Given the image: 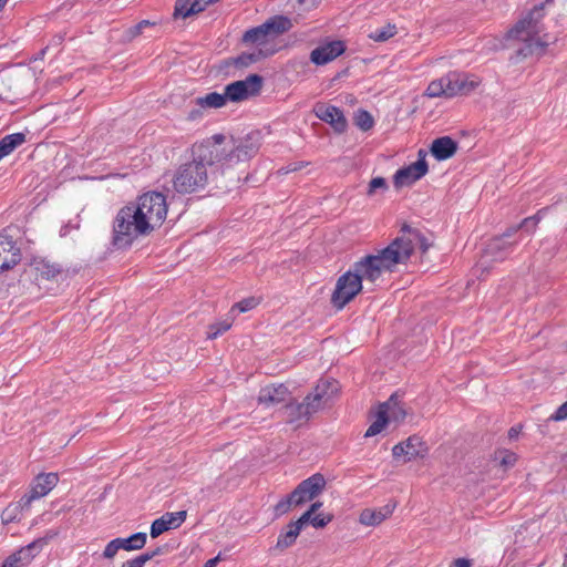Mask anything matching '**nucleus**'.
<instances>
[{
    "instance_id": "f257e3e1",
    "label": "nucleus",
    "mask_w": 567,
    "mask_h": 567,
    "mask_svg": "<svg viewBox=\"0 0 567 567\" xmlns=\"http://www.w3.org/2000/svg\"><path fill=\"white\" fill-rule=\"evenodd\" d=\"M193 161L178 167L173 178L174 189L179 194H190L203 189L208 183V167L212 168V178L215 175L217 151L210 144H194L192 148Z\"/></svg>"
},
{
    "instance_id": "f03ea898",
    "label": "nucleus",
    "mask_w": 567,
    "mask_h": 567,
    "mask_svg": "<svg viewBox=\"0 0 567 567\" xmlns=\"http://www.w3.org/2000/svg\"><path fill=\"white\" fill-rule=\"evenodd\" d=\"M553 0H546L535 6L523 19L517 21L507 32V39H517L523 41V45L517 50V54L523 58L532 55H542L549 44L547 34L540 37L544 32L542 20L545 16L544 9Z\"/></svg>"
},
{
    "instance_id": "7ed1b4c3",
    "label": "nucleus",
    "mask_w": 567,
    "mask_h": 567,
    "mask_svg": "<svg viewBox=\"0 0 567 567\" xmlns=\"http://www.w3.org/2000/svg\"><path fill=\"white\" fill-rule=\"evenodd\" d=\"M338 382L333 379H321L315 389L308 393L302 402H297L292 396L284 405L286 422L300 424L323 409L338 392Z\"/></svg>"
},
{
    "instance_id": "20e7f679",
    "label": "nucleus",
    "mask_w": 567,
    "mask_h": 567,
    "mask_svg": "<svg viewBox=\"0 0 567 567\" xmlns=\"http://www.w3.org/2000/svg\"><path fill=\"white\" fill-rule=\"evenodd\" d=\"M152 234L150 224L135 210L133 203L123 206L113 219L111 245L117 250L131 248L140 237Z\"/></svg>"
},
{
    "instance_id": "39448f33",
    "label": "nucleus",
    "mask_w": 567,
    "mask_h": 567,
    "mask_svg": "<svg viewBox=\"0 0 567 567\" xmlns=\"http://www.w3.org/2000/svg\"><path fill=\"white\" fill-rule=\"evenodd\" d=\"M399 241H391L385 248L378 250L374 255H367L352 265L361 280L377 281L384 271L392 272L396 265L406 264L408 250L398 251L394 249Z\"/></svg>"
},
{
    "instance_id": "423d86ee",
    "label": "nucleus",
    "mask_w": 567,
    "mask_h": 567,
    "mask_svg": "<svg viewBox=\"0 0 567 567\" xmlns=\"http://www.w3.org/2000/svg\"><path fill=\"white\" fill-rule=\"evenodd\" d=\"M133 205L138 215H142L144 220L150 224L152 233L159 228L166 219L168 205L166 196L159 192H147L138 196Z\"/></svg>"
},
{
    "instance_id": "0eeeda50",
    "label": "nucleus",
    "mask_w": 567,
    "mask_h": 567,
    "mask_svg": "<svg viewBox=\"0 0 567 567\" xmlns=\"http://www.w3.org/2000/svg\"><path fill=\"white\" fill-rule=\"evenodd\" d=\"M261 138L260 131H252L237 140L233 148L224 156V162L220 165L221 173H224L225 166L229 167L234 163L247 162L255 157L261 146Z\"/></svg>"
},
{
    "instance_id": "6e6552de",
    "label": "nucleus",
    "mask_w": 567,
    "mask_h": 567,
    "mask_svg": "<svg viewBox=\"0 0 567 567\" xmlns=\"http://www.w3.org/2000/svg\"><path fill=\"white\" fill-rule=\"evenodd\" d=\"M362 288L361 277L351 268L338 278L331 295V305L338 310L343 309Z\"/></svg>"
},
{
    "instance_id": "1a4fd4ad",
    "label": "nucleus",
    "mask_w": 567,
    "mask_h": 567,
    "mask_svg": "<svg viewBox=\"0 0 567 567\" xmlns=\"http://www.w3.org/2000/svg\"><path fill=\"white\" fill-rule=\"evenodd\" d=\"M262 87V76L249 74L245 80L231 82L225 86L226 101L241 102L259 95Z\"/></svg>"
},
{
    "instance_id": "9d476101",
    "label": "nucleus",
    "mask_w": 567,
    "mask_h": 567,
    "mask_svg": "<svg viewBox=\"0 0 567 567\" xmlns=\"http://www.w3.org/2000/svg\"><path fill=\"white\" fill-rule=\"evenodd\" d=\"M516 233L517 231H511L509 227L501 236L494 237L488 241L480 260V267H482L483 270L486 269L489 261H502L507 258L516 244V241H509L508 239Z\"/></svg>"
},
{
    "instance_id": "9b49d317",
    "label": "nucleus",
    "mask_w": 567,
    "mask_h": 567,
    "mask_svg": "<svg viewBox=\"0 0 567 567\" xmlns=\"http://www.w3.org/2000/svg\"><path fill=\"white\" fill-rule=\"evenodd\" d=\"M392 241H399L398 246L394 247L395 250H408L406 261L410 259L415 247H417L422 254H425L433 245L419 229L412 228L408 224L402 226L401 235Z\"/></svg>"
},
{
    "instance_id": "f8f14e48",
    "label": "nucleus",
    "mask_w": 567,
    "mask_h": 567,
    "mask_svg": "<svg viewBox=\"0 0 567 567\" xmlns=\"http://www.w3.org/2000/svg\"><path fill=\"white\" fill-rule=\"evenodd\" d=\"M324 487V476L320 473H316L297 485L290 493L291 499L295 501V506H300L320 495Z\"/></svg>"
},
{
    "instance_id": "ddd939ff",
    "label": "nucleus",
    "mask_w": 567,
    "mask_h": 567,
    "mask_svg": "<svg viewBox=\"0 0 567 567\" xmlns=\"http://www.w3.org/2000/svg\"><path fill=\"white\" fill-rule=\"evenodd\" d=\"M427 171L429 166L425 161V153L423 150H420L419 158L416 162L396 171L393 177V184L396 188L411 186L416 181L421 179L427 173Z\"/></svg>"
},
{
    "instance_id": "4468645a",
    "label": "nucleus",
    "mask_w": 567,
    "mask_h": 567,
    "mask_svg": "<svg viewBox=\"0 0 567 567\" xmlns=\"http://www.w3.org/2000/svg\"><path fill=\"white\" fill-rule=\"evenodd\" d=\"M444 80L447 99L468 95L480 85V81L456 72L446 74Z\"/></svg>"
},
{
    "instance_id": "2eb2a0df",
    "label": "nucleus",
    "mask_w": 567,
    "mask_h": 567,
    "mask_svg": "<svg viewBox=\"0 0 567 567\" xmlns=\"http://www.w3.org/2000/svg\"><path fill=\"white\" fill-rule=\"evenodd\" d=\"M315 114L321 121L330 124L338 133H343L347 130V120L338 106L318 103L315 106Z\"/></svg>"
},
{
    "instance_id": "dca6fc26",
    "label": "nucleus",
    "mask_w": 567,
    "mask_h": 567,
    "mask_svg": "<svg viewBox=\"0 0 567 567\" xmlns=\"http://www.w3.org/2000/svg\"><path fill=\"white\" fill-rule=\"evenodd\" d=\"M291 392L285 384H268L260 389L257 401L258 404L265 408L275 406L280 403H286L290 400Z\"/></svg>"
},
{
    "instance_id": "f3484780",
    "label": "nucleus",
    "mask_w": 567,
    "mask_h": 567,
    "mask_svg": "<svg viewBox=\"0 0 567 567\" xmlns=\"http://www.w3.org/2000/svg\"><path fill=\"white\" fill-rule=\"evenodd\" d=\"M344 51V42L341 40H334L312 50L310 53V60L316 65H324L340 56Z\"/></svg>"
},
{
    "instance_id": "a211bd4d",
    "label": "nucleus",
    "mask_w": 567,
    "mask_h": 567,
    "mask_svg": "<svg viewBox=\"0 0 567 567\" xmlns=\"http://www.w3.org/2000/svg\"><path fill=\"white\" fill-rule=\"evenodd\" d=\"M21 250L11 237L0 235V271L12 269L21 261Z\"/></svg>"
},
{
    "instance_id": "6ab92c4d",
    "label": "nucleus",
    "mask_w": 567,
    "mask_h": 567,
    "mask_svg": "<svg viewBox=\"0 0 567 567\" xmlns=\"http://www.w3.org/2000/svg\"><path fill=\"white\" fill-rule=\"evenodd\" d=\"M186 517V511L165 513L152 523L150 532L151 537L156 538L169 529L178 528L185 522Z\"/></svg>"
},
{
    "instance_id": "aec40b11",
    "label": "nucleus",
    "mask_w": 567,
    "mask_h": 567,
    "mask_svg": "<svg viewBox=\"0 0 567 567\" xmlns=\"http://www.w3.org/2000/svg\"><path fill=\"white\" fill-rule=\"evenodd\" d=\"M395 508V504L388 503L379 508H365L359 516V522L365 526H377L390 517Z\"/></svg>"
},
{
    "instance_id": "412c9836",
    "label": "nucleus",
    "mask_w": 567,
    "mask_h": 567,
    "mask_svg": "<svg viewBox=\"0 0 567 567\" xmlns=\"http://www.w3.org/2000/svg\"><path fill=\"white\" fill-rule=\"evenodd\" d=\"M458 145L457 142H455L450 136H442L439 138H435L432 142L431 145V154L437 159V161H446L454 156V154L457 152Z\"/></svg>"
},
{
    "instance_id": "4be33fe9",
    "label": "nucleus",
    "mask_w": 567,
    "mask_h": 567,
    "mask_svg": "<svg viewBox=\"0 0 567 567\" xmlns=\"http://www.w3.org/2000/svg\"><path fill=\"white\" fill-rule=\"evenodd\" d=\"M34 268L41 278L47 280L63 278L68 275V270L64 269L60 264L52 262L45 258L35 260Z\"/></svg>"
},
{
    "instance_id": "5701e85b",
    "label": "nucleus",
    "mask_w": 567,
    "mask_h": 567,
    "mask_svg": "<svg viewBox=\"0 0 567 567\" xmlns=\"http://www.w3.org/2000/svg\"><path fill=\"white\" fill-rule=\"evenodd\" d=\"M379 410H385V417H389V422L393 421L400 423L406 416V411L400 401L398 393L391 394L388 401L379 405Z\"/></svg>"
},
{
    "instance_id": "b1692460",
    "label": "nucleus",
    "mask_w": 567,
    "mask_h": 567,
    "mask_svg": "<svg viewBox=\"0 0 567 567\" xmlns=\"http://www.w3.org/2000/svg\"><path fill=\"white\" fill-rule=\"evenodd\" d=\"M59 475L56 473H42L39 474L31 486V491L39 497L45 496L58 484Z\"/></svg>"
},
{
    "instance_id": "393cba45",
    "label": "nucleus",
    "mask_w": 567,
    "mask_h": 567,
    "mask_svg": "<svg viewBox=\"0 0 567 567\" xmlns=\"http://www.w3.org/2000/svg\"><path fill=\"white\" fill-rule=\"evenodd\" d=\"M262 24L269 37L280 35L289 31L292 27L290 19L285 16H274Z\"/></svg>"
},
{
    "instance_id": "a878e982",
    "label": "nucleus",
    "mask_w": 567,
    "mask_h": 567,
    "mask_svg": "<svg viewBox=\"0 0 567 567\" xmlns=\"http://www.w3.org/2000/svg\"><path fill=\"white\" fill-rule=\"evenodd\" d=\"M299 534H300V529L298 528V526H296V524L290 522L287 525V530L281 532L279 534L275 548L282 551V550L291 547L296 543V539L299 536Z\"/></svg>"
},
{
    "instance_id": "bb28decb",
    "label": "nucleus",
    "mask_w": 567,
    "mask_h": 567,
    "mask_svg": "<svg viewBox=\"0 0 567 567\" xmlns=\"http://www.w3.org/2000/svg\"><path fill=\"white\" fill-rule=\"evenodd\" d=\"M227 103L225 94L210 92L205 96L195 99V104L202 109H220Z\"/></svg>"
},
{
    "instance_id": "cd10ccee",
    "label": "nucleus",
    "mask_w": 567,
    "mask_h": 567,
    "mask_svg": "<svg viewBox=\"0 0 567 567\" xmlns=\"http://www.w3.org/2000/svg\"><path fill=\"white\" fill-rule=\"evenodd\" d=\"M405 450L413 453L412 461L416 458H424L427 455L429 449L422 439L417 435H412L404 441Z\"/></svg>"
},
{
    "instance_id": "c85d7f7f",
    "label": "nucleus",
    "mask_w": 567,
    "mask_h": 567,
    "mask_svg": "<svg viewBox=\"0 0 567 567\" xmlns=\"http://www.w3.org/2000/svg\"><path fill=\"white\" fill-rule=\"evenodd\" d=\"M268 33L265 30L264 24L257 25L247 30L243 35V42L262 44L268 40Z\"/></svg>"
},
{
    "instance_id": "c756f323",
    "label": "nucleus",
    "mask_w": 567,
    "mask_h": 567,
    "mask_svg": "<svg viewBox=\"0 0 567 567\" xmlns=\"http://www.w3.org/2000/svg\"><path fill=\"white\" fill-rule=\"evenodd\" d=\"M147 536L145 533H135L127 538H120L121 548L124 550L141 549L146 544Z\"/></svg>"
},
{
    "instance_id": "7c9ffc66",
    "label": "nucleus",
    "mask_w": 567,
    "mask_h": 567,
    "mask_svg": "<svg viewBox=\"0 0 567 567\" xmlns=\"http://www.w3.org/2000/svg\"><path fill=\"white\" fill-rule=\"evenodd\" d=\"M353 120L354 124L363 132H367L374 126V118L371 113L362 109L354 113Z\"/></svg>"
},
{
    "instance_id": "2f4dec72",
    "label": "nucleus",
    "mask_w": 567,
    "mask_h": 567,
    "mask_svg": "<svg viewBox=\"0 0 567 567\" xmlns=\"http://www.w3.org/2000/svg\"><path fill=\"white\" fill-rule=\"evenodd\" d=\"M388 423H389V417H385V410L380 411L378 409L377 417L372 422V424L368 427L364 436L371 437V436L379 434L385 427V425Z\"/></svg>"
},
{
    "instance_id": "473e14b6",
    "label": "nucleus",
    "mask_w": 567,
    "mask_h": 567,
    "mask_svg": "<svg viewBox=\"0 0 567 567\" xmlns=\"http://www.w3.org/2000/svg\"><path fill=\"white\" fill-rule=\"evenodd\" d=\"M396 34V27L394 24L388 23L386 25L374 30L369 34V38L375 42H385L390 38Z\"/></svg>"
},
{
    "instance_id": "72a5a7b5",
    "label": "nucleus",
    "mask_w": 567,
    "mask_h": 567,
    "mask_svg": "<svg viewBox=\"0 0 567 567\" xmlns=\"http://www.w3.org/2000/svg\"><path fill=\"white\" fill-rule=\"evenodd\" d=\"M265 55L262 54L261 50H258L257 52H252V53L244 52L234 59V64L238 68H247V66L251 65L252 63L258 62Z\"/></svg>"
},
{
    "instance_id": "f704fd0d",
    "label": "nucleus",
    "mask_w": 567,
    "mask_h": 567,
    "mask_svg": "<svg viewBox=\"0 0 567 567\" xmlns=\"http://www.w3.org/2000/svg\"><path fill=\"white\" fill-rule=\"evenodd\" d=\"M494 460L497 461L504 470H507L515 465L517 462V455L508 450H499L495 452Z\"/></svg>"
},
{
    "instance_id": "c9c22d12",
    "label": "nucleus",
    "mask_w": 567,
    "mask_h": 567,
    "mask_svg": "<svg viewBox=\"0 0 567 567\" xmlns=\"http://www.w3.org/2000/svg\"><path fill=\"white\" fill-rule=\"evenodd\" d=\"M548 207L539 209L535 215L524 218L518 225L511 227V231H518L519 229H528V223H533V229L536 228L542 220Z\"/></svg>"
},
{
    "instance_id": "e433bc0d",
    "label": "nucleus",
    "mask_w": 567,
    "mask_h": 567,
    "mask_svg": "<svg viewBox=\"0 0 567 567\" xmlns=\"http://www.w3.org/2000/svg\"><path fill=\"white\" fill-rule=\"evenodd\" d=\"M425 94L430 97H446V91H445V80L444 76H442L439 80L432 81L425 91Z\"/></svg>"
},
{
    "instance_id": "4c0bfd02",
    "label": "nucleus",
    "mask_w": 567,
    "mask_h": 567,
    "mask_svg": "<svg viewBox=\"0 0 567 567\" xmlns=\"http://www.w3.org/2000/svg\"><path fill=\"white\" fill-rule=\"evenodd\" d=\"M292 9L299 14L307 13L321 2V0H290Z\"/></svg>"
},
{
    "instance_id": "58836bf2",
    "label": "nucleus",
    "mask_w": 567,
    "mask_h": 567,
    "mask_svg": "<svg viewBox=\"0 0 567 567\" xmlns=\"http://www.w3.org/2000/svg\"><path fill=\"white\" fill-rule=\"evenodd\" d=\"M225 141V136L223 134H215L213 135L210 138L202 142L200 144H210L213 145L214 147H216V151H217V161H216V168H219L221 163L224 162V152H221L220 150V145L224 143Z\"/></svg>"
},
{
    "instance_id": "ea45409f",
    "label": "nucleus",
    "mask_w": 567,
    "mask_h": 567,
    "mask_svg": "<svg viewBox=\"0 0 567 567\" xmlns=\"http://www.w3.org/2000/svg\"><path fill=\"white\" fill-rule=\"evenodd\" d=\"M231 327V322L224 320L219 321L213 324H209L208 332H207V339H216L219 336H221L224 332L228 331Z\"/></svg>"
},
{
    "instance_id": "a19ab883",
    "label": "nucleus",
    "mask_w": 567,
    "mask_h": 567,
    "mask_svg": "<svg viewBox=\"0 0 567 567\" xmlns=\"http://www.w3.org/2000/svg\"><path fill=\"white\" fill-rule=\"evenodd\" d=\"M56 535H58V533H56L55 530H49V532L45 534V536L40 537V538H38V539H35V540L31 542V543H30L29 545H27V546L31 549V551H32V553H35V555H37V554H38V553H40V551L43 549V547H44L45 545H48V544H49V542H50L51 539H53Z\"/></svg>"
},
{
    "instance_id": "79ce46f5",
    "label": "nucleus",
    "mask_w": 567,
    "mask_h": 567,
    "mask_svg": "<svg viewBox=\"0 0 567 567\" xmlns=\"http://www.w3.org/2000/svg\"><path fill=\"white\" fill-rule=\"evenodd\" d=\"M56 535H58V533H56L55 530H49V532L45 534V536L40 537V538H38V539H35V540L31 542V543H30L29 545H27V546L31 549V551H32V553H35V555H37V554H38V553H40V551L43 549V547H44L45 545H48V544H49V542H50L51 539H53Z\"/></svg>"
},
{
    "instance_id": "37998d69",
    "label": "nucleus",
    "mask_w": 567,
    "mask_h": 567,
    "mask_svg": "<svg viewBox=\"0 0 567 567\" xmlns=\"http://www.w3.org/2000/svg\"><path fill=\"white\" fill-rule=\"evenodd\" d=\"M389 188V185L386 183V179L384 177H374L370 181L369 185H368V189H367V195L369 197H372L375 195V193L378 190L380 192H385L388 190Z\"/></svg>"
},
{
    "instance_id": "c03bdc74",
    "label": "nucleus",
    "mask_w": 567,
    "mask_h": 567,
    "mask_svg": "<svg viewBox=\"0 0 567 567\" xmlns=\"http://www.w3.org/2000/svg\"><path fill=\"white\" fill-rule=\"evenodd\" d=\"M292 506H295V501L291 499V494H289L275 505V515L277 517L285 515L291 509Z\"/></svg>"
},
{
    "instance_id": "a18cd8bd",
    "label": "nucleus",
    "mask_w": 567,
    "mask_h": 567,
    "mask_svg": "<svg viewBox=\"0 0 567 567\" xmlns=\"http://www.w3.org/2000/svg\"><path fill=\"white\" fill-rule=\"evenodd\" d=\"M259 303V300L255 297H249L243 299L241 301L235 303L231 308V311L237 310L238 312H246L254 308H256Z\"/></svg>"
},
{
    "instance_id": "49530a36",
    "label": "nucleus",
    "mask_w": 567,
    "mask_h": 567,
    "mask_svg": "<svg viewBox=\"0 0 567 567\" xmlns=\"http://www.w3.org/2000/svg\"><path fill=\"white\" fill-rule=\"evenodd\" d=\"M3 142L10 146L11 151L13 152L17 147L22 145L25 142V134L23 133H13L8 134L4 137H2Z\"/></svg>"
},
{
    "instance_id": "de8ad7c7",
    "label": "nucleus",
    "mask_w": 567,
    "mask_h": 567,
    "mask_svg": "<svg viewBox=\"0 0 567 567\" xmlns=\"http://www.w3.org/2000/svg\"><path fill=\"white\" fill-rule=\"evenodd\" d=\"M13 555L19 558V565L25 566L28 565L35 556V553H32L31 549L25 546L14 551Z\"/></svg>"
},
{
    "instance_id": "09e8293b",
    "label": "nucleus",
    "mask_w": 567,
    "mask_h": 567,
    "mask_svg": "<svg viewBox=\"0 0 567 567\" xmlns=\"http://www.w3.org/2000/svg\"><path fill=\"white\" fill-rule=\"evenodd\" d=\"M192 0H177L174 9V17L188 18L193 16V13H186L189 10V6Z\"/></svg>"
},
{
    "instance_id": "8fccbe9b",
    "label": "nucleus",
    "mask_w": 567,
    "mask_h": 567,
    "mask_svg": "<svg viewBox=\"0 0 567 567\" xmlns=\"http://www.w3.org/2000/svg\"><path fill=\"white\" fill-rule=\"evenodd\" d=\"M392 455L395 458L404 456V462H410V461H412L413 453L405 450L404 441H403L393 446Z\"/></svg>"
},
{
    "instance_id": "3c124183",
    "label": "nucleus",
    "mask_w": 567,
    "mask_h": 567,
    "mask_svg": "<svg viewBox=\"0 0 567 567\" xmlns=\"http://www.w3.org/2000/svg\"><path fill=\"white\" fill-rule=\"evenodd\" d=\"M120 549H122V548H121L120 537H118V538H115V539L111 540L106 545V547H105V549L103 551V557L107 558V559H111V558H113L116 555V553Z\"/></svg>"
},
{
    "instance_id": "603ef678",
    "label": "nucleus",
    "mask_w": 567,
    "mask_h": 567,
    "mask_svg": "<svg viewBox=\"0 0 567 567\" xmlns=\"http://www.w3.org/2000/svg\"><path fill=\"white\" fill-rule=\"evenodd\" d=\"M332 519H333V515H331V514H328V515L317 514V515H313V517L311 519V525L316 528H323Z\"/></svg>"
},
{
    "instance_id": "864d4df0",
    "label": "nucleus",
    "mask_w": 567,
    "mask_h": 567,
    "mask_svg": "<svg viewBox=\"0 0 567 567\" xmlns=\"http://www.w3.org/2000/svg\"><path fill=\"white\" fill-rule=\"evenodd\" d=\"M152 559L151 551H146L133 559L127 560V567H144V565Z\"/></svg>"
},
{
    "instance_id": "5fc2aeb1",
    "label": "nucleus",
    "mask_w": 567,
    "mask_h": 567,
    "mask_svg": "<svg viewBox=\"0 0 567 567\" xmlns=\"http://www.w3.org/2000/svg\"><path fill=\"white\" fill-rule=\"evenodd\" d=\"M209 4H212V3L208 2L207 0H193L187 13H193V14L199 13V12L204 11L206 9V7H208Z\"/></svg>"
},
{
    "instance_id": "6e6d98bb",
    "label": "nucleus",
    "mask_w": 567,
    "mask_h": 567,
    "mask_svg": "<svg viewBox=\"0 0 567 567\" xmlns=\"http://www.w3.org/2000/svg\"><path fill=\"white\" fill-rule=\"evenodd\" d=\"M567 419V401L564 402L558 409L549 416L550 421H563Z\"/></svg>"
},
{
    "instance_id": "4d7b16f0",
    "label": "nucleus",
    "mask_w": 567,
    "mask_h": 567,
    "mask_svg": "<svg viewBox=\"0 0 567 567\" xmlns=\"http://www.w3.org/2000/svg\"><path fill=\"white\" fill-rule=\"evenodd\" d=\"M34 499H39V497L30 489V492L28 494H24L21 498H20V502H19V506L21 508H29L31 503L34 501Z\"/></svg>"
},
{
    "instance_id": "13d9d810",
    "label": "nucleus",
    "mask_w": 567,
    "mask_h": 567,
    "mask_svg": "<svg viewBox=\"0 0 567 567\" xmlns=\"http://www.w3.org/2000/svg\"><path fill=\"white\" fill-rule=\"evenodd\" d=\"M313 517V513H311L309 509L306 511L296 522H292L293 524H296V526H298V528L301 530L302 527L306 525V524H311V519Z\"/></svg>"
},
{
    "instance_id": "bf43d9fd",
    "label": "nucleus",
    "mask_w": 567,
    "mask_h": 567,
    "mask_svg": "<svg viewBox=\"0 0 567 567\" xmlns=\"http://www.w3.org/2000/svg\"><path fill=\"white\" fill-rule=\"evenodd\" d=\"M151 25V22L148 20H142L141 22H138L137 24H135L134 27L130 28L128 30V33L131 37H137L138 34L142 33V30L145 28V27H148Z\"/></svg>"
},
{
    "instance_id": "052dcab7",
    "label": "nucleus",
    "mask_w": 567,
    "mask_h": 567,
    "mask_svg": "<svg viewBox=\"0 0 567 567\" xmlns=\"http://www.w3.org/2000/svg\"><path fill=\"white\" fill-rule=\"evenodd\" d=\"M303 166H305L303 162L292 163V164L287 165L286 167H282L279 172H281L282 174H288V173H291V172L299 171Z\"/></svg>"
},
{
    "instance_id": "680f3d73",
    "label": "nucleus",
    "mask_w": 567,
    "mask_h": 567,
    "mask_svg": "<svg viewBox=\"0 0 567 567\" xmlns=\"http://www.w3.org/2000/svg\"><path fill=\"white\" fill-rule=\"evenodd\" d=\"M2 566H6V567H21L19 565V558H17L13 554H11L10 556H8L4 561L2 563Z\"/></svg>"
},
{
    "instance_id": "e2e57ef3",
    "label": "nucleus",
    "mask_w": 567,
    "mask_h": 567,
    "mask_svg": "<svg viewBox=\"0 0 567 567\" xmlns=\"http://www.w3.org/2000/svg\"><path fill=\"white\" fill-rule=\"evenodd\" d=\"M203 116V109L200 106L193 109L188 112L187 120L196 121Z\"/></svg>"
},
{
    "instance_id": "0e129e2a",
    "label": "nucleus",
    "mask_w": 567,
    "mask_h": 567,
    "mask_svg": "<svg viewBox=\"0 0 567 567\" xmlns=\"http://www.w3.org/2000/svg\"><path fill=\"white\" fill-rule=\"evenodd\" d=\"M453 567H472V560L468 558H457L453 561Z\"/></svg>"
},
{
    "instance_id": "69168bd1",
    "label": "nucleus",
    "mask_w": 567,
    "mask_h": 567,
    "mask_svg": "<svg viewBox=\"0 0 567 567\" xmlns=\"http://www.w3.org/2000/svg\"><path fill=\"white\" fill-rule=\"evenodd\" d=\"M10 153H12L10 146H8L3 140L1 138L0 140V156L3 158L4 156L9 155Z\"/></svg>"
},
{
    "instance_id": "338daca9",
    "label": "nucleus",
    "mask_w": 567,
    "mask_h": 567,
    "mask_svg": "<svg viewBox=\"0 0 567 567\" xmlns=\"http://www.w3.org/2000/svg\"><path fill=\"white\" fill-rule=\"evenodd\" d=\"M322 506V503L321 502H315L310 505V507L308 508L311 513H316L320 507Z\"/></svg>"
},
{
    "instance_id": "774afa93",
    "label": "nucleus",
    "mask_w": 567,
    "mask_h": 567,
    "mask_svg": "<svg viewBox=\"0 0 567 567\" xmlns=\"http://www.w3.org/2000/svg\"><path fill=\"white\" fill-rule=\"evenodd\" d=\"M219 557H215V558H212V559H208L204 567H215L216 566V563L218 561Z\"/></svg>"
}]
</instances>
